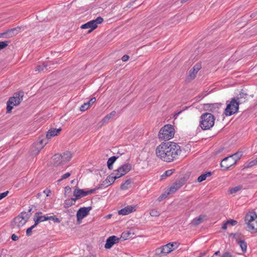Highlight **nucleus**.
<instances>
[{"label":"nucleus","instance_id":"nucleus-1","mask_svg":"<svg viewBox=\"0 0 257 257\" xmlns=\"http://www.w3.org/2000/svg\"><path fill=\"white\" fill-rule=\"evenodd\" d=\"M181 152L180 147L174 142L162 143L156 150L157 156L167 162H171L176 159Z\"/></svg>","mask_w":257,"mask_h":257},{"label":"nucleus","instance_id":"nucleus-2","mask_svg":"<svg viewBox=\"0 0 257 257\" xmlns=\"http://www.w3.org/2000/svg\"><path fill=\"white\" fill-rule=\"evenodd\" d=\"M214 116L210 113H203L200 117L199 126L203 130L210 129L214 124Z\"/></svg>","mask_w":257,"mask_h":257},{"label":"nucleus","instance_id":"nucleus-3","mask_svg":"<svg viewBox=\"0 0 257 257\" xmlns=\"http://www.w3.org/2000/svg\"><path fill=\"white\" fill-rule=\"evenodd\" d=\"M242 156V152L238 151L234 154L225 157L222 160L220 163L221 167L223 168L224 170H227L229 168L235 165Z\"/></svg>","mask_w":257,"mask_h":257},{"label":"nucleus","instance_id":"nucleus-4","mask_svg":"<svg viewBox=\"0 0 257 257\" xmlns=\"http://www.w3.org/2000/svg\"><path fill=\"white\" fill-rule=\"evenodd\" d=\"M24 92L20 91L14 93V96L11 97L7 103V113L11 112L14 106L18 105L23 100Z\"/></svg>","mask_w":257,"mask_h":257},{"label":"nucleus","instance_id":"nucleus-5","mask_svg":"<svg viewBox=\"0 0 257 257\" xmlns=\"http://www.w3.org/2000/svg\"><path fill=\"white\" fill-rule=\"evenodd\" d=\"M175 130L173 125H165L159 131L158 137L160 139L168 141L174 137Z\"/></svg>","mask_w":257,"mask_h":257},{"label":"nucleus","instance_id":"nucleus-6","mask_svg":"<svg viewBox=\"0 0 257 257\" xmlns=\"http://www.w3.org/2000/svg\"><path fill=\"white\" fill-rule=\"evenodd\" d=\"M226 104L227 106L224 110L226 116H230L238 111L240 101H237L235 97L232 98L229 102L227 101Z\"/></svg>","mask_w":257,"mask_h":257},{"label":"nucleus","instance_id":"nucleus-7","mask_svg":"<svg viewBox=\"0 0 257 257\" xmlns=\"http://www.w3.org/2000/svg\"><path fill=\"white\" fill-rule=\"evenodd\" d=\"M248 230L257 232V215L254 212H250L245 216Z\"/></svg>","mask_w":257,"mask_h":257},{"label":"nucleus","instance_id":"nucleus-8","mask_svg":"<svg viewBox=\"0 0 257 257\" xmlns=\"http://www.w3.org/2000/svg\"><path fill=\"white\" fill-rule=\"evenodd\" d=\"M103 21V19L101 17H97L95 20L90 21L83 25H82L80 27L81 29H88L87 33H90L94 29L97 27V25L102 23Z\"/></svg>","mask_w":257,"mask_h":257},{"label":"nucleus","instance_id":"nucleus-9","mask_svg":"<svg viewBox=\"0 0 257 257\" xmlns=\"http://www.w3.org/2000/svg\"><path fill=\"white\" fill-rule=\"evenodd\" d=\"M132 169V165L129 163H125L121 165L116 170H115L116 173H115L118 177H120L125 175L128 172L131 171Z\"/></svg>","mask_w":257,"mask_h":257},{"label":"nucleus","instance_id":"nucleus-10","mask_svg":"<svg viewBox=\"0 0 257 257\" xmlns=\"http://www.w3.org/2000/svg\"><path fill=\"white\" fill-rule=\"evenodd\" d=\"M92 209L91 206L87 207H81L80 208L77 212L76 217L78 221L82 220L84 217L87 216L89 212Z\"/></svg>","mask_w":257,"mask_h":257},{"label":"nucleus","instance_id":"nucleus-11","mask_svg":"<svg viewBox=\"0 0 257 257\" xmlns=\"http://www.w3.org/2000/svg\"><path fill=\"white\" fill-rule=\"evenodd\" d=\"M119 238L113 235L109 237L106 241L104 247L106 249L110 248L115 243L118 242Z\"/></svg>","mask_w":257,"mask_h":257},{"label":"nucleus","instance_id":"nucleus-12","mask_svg":"<svg viewBox=\"0 0 257 257\" xmlns=\"http://www.w3.org/2000/svg\"><path fill=\"white\" fill-rule=\"evenodd\" d=\"M184 184L185 180L183 178H181V179L176 181L174 183H173L172 186H171L170 188L169 191L171 193H174L177 190L180 189L182 186H183Z\"/></svg>","mask_w":257,"mask_h":257},{"label":"nucleus","instance_id":"nucleus-13","mask_svg":"<svg viewBox=\"0 0 257 257\" xmlns=\"http://www.w3.org/2000/svg\"><path fill=\"white\" fill-rule=\"evenodd\" d=\"M137 206L128 205L118 211V214L122 215H127L136 210Z\"/></svg>","mask_w":257,"mask_h":257},{"label":"nucleus","instance_id":"nucleus-14","mask_svg":"<svg viewBox=\"0 0 257 257\" xmlns=\"http://www.w3.org/2000/svg\"><path fill=\"white\" fill-rule=\"evenodd\" d=\"M34 220L35 224L37 225L40 222L48 220V216H43L41 212H38L35 214Z\"/></svg>","mask_w":257,"mask_h":257},{"label":"nucleus","instance_id":"nucleus-15","mask_svg":"<svg viewBox=\"0 0 257 257\" xmlns=\"http://www.w3.org/2000/svg\"><path fill=\"white\" fill-rule=\"evenodd\" d=\"M20 27H17L15 28L9 29L7 31L0 33V38L4 37L5 35H8V37H12L14 35H17L18 33V31L20 30Z\"/></svg>","mask_w":257,"mask_h":257},{"label":"nucleus","instance_id":"nucleus-16","mask_svg":"<svg viewBox=\"0 0 257 257\" xmlns=\"http://www.w3.org/2000/svg\"><path fill=\"white\" fill-rule=\"evenodd\" d=\"M221 106V104L218 103L205 104V107L212 112H218Z\"/></svg>","mask_w":257,"mask_h":257},{"label":"nucleus","instance_id":"nucleus-17","mask_svg":"<svg viewBox=\"0 0 257 257\" xmlns=\"http://www.w3.org/2000/svg\"><path fill=\"white\" fill-rule=\"evenodd\" d=\"M54 63L52 61H48L46 62H44L42 63V65H38L36 71H44L45 70H47L48 69H50L51 68V66L53 65Z\"/></svg>","mask_w":257,"mask_h":257},{"label":"nucleus","instance_id":"nucleus-18","mask_svg":"<svg viewBox=\"0 0 257 257\" xmlns=\"http://www.w3.org/2000/svg\"><path fill=\"white\" fill-rule=\"evenodd\" d=\"M73 195L77 200L82 197L87 196V193L86 192V191L76 188L73 191Z\"/></svg>","mask_w":257,"mask_h":257},{"label":"nucleus","instance_id":"nucleus-19","mask_svg":"<svg viewBox=\"0 0 257 257\" xmlns=\"http://www.w3.org/2000/svg\"><path fill=\"white\" fill-rule=\"evenodd\" d=\"M44 147L37 142L33 144L31 148L32 153L33 155H37Z\"/></svg>","mask_w":257,"mask_h":257},{"label":"nucleus","instance_id":"nucleus-20","mask_svg":"<svg viewBox=\"0 0 257 257\" xmlns=\"http://www.w3.org/2000/svg\"><path fill=\"white\" fill-rule=\"evenodd\" d=\"M61 129L58 128H51L50 129L46 134V138L48 139H51L52 137L57 136L60 133Z\"/></svg>","mask_w":257,"mask_h":257},{"label":"nucleus","instance_id":"nucleus-21","mask_svg":"<svg viewBox=\"0 0 257 257\" xmlns=\"http://www.w3.org/2000/svg\"><path fill=\"white\" fill-rule=\"evenodd\" d=\"M53 164L54 165L58 166L60 165H64L62 162L61 155L56 154L52 158Z\"/></svg>","mask_w":257,"mask_h":257},{"label":"nucleus","instance_id":"nucleus-22","mask_svg":"<svg viewBox=\"0 0 257 257\" xmlns=\"http://www.w3.org/2000/svg\"><path fill=\"white\" fill-rule=\"evenodd\" d=\"M206 215L204 214H201L198 217L195 218L192 220V223L194 225H198L202 223L204 220L206 219Z\"/></svg>","mask_w":257,"mask_h":257},{"label":"nucleus","instance_id":"nucleus-23","mask_svg":"<svg viewBox=\"0 0 257 257\" xmlns=\"http://www.w3.org/2000/svg\"><path fill=\"white\" fill-rule=\"evenodd\" d=\"M118 157V156H112L108 159L107 162V166L109 170L112 169V165Z\"/></svg>","mask_w":257,"mask_h":257},{"label":"nucleus","instance_id":"nucleus-24","mask_svg":"<svg viewBox=\"0 0 257 257\" xmlns=\"http://www.w3.org/2000/svg\"><path fill=\"white\" fill-rule=\"evenodd\" d=\"M62 162L64 164L70 161L71 158V154L69 152H66L61 155Z\"/></svg>","mask_w":257,"mask_h":257},{"label":"nucleus","instance_id":"nucleus-25","mask_svg":"<svg viewBox=\"0 0 257 257\" xmlns=\"http://www.w3.org/2000/svg\"><path fill=\"white\" fill-rule=\"evenodd\" d=\"M76 200V198L66 200L64 203V207L65 208H67L74 205Z\"/></svg>","mask_w":257,"mask_h":257},{"label":"nucleus","instance_id":"nucleus-26","mask_svg":"<svg viewBox=\"0 0 257 257\" xmlns=\"http://www.w3.org/2000/svg\"><path fill=\"white\" fill-rule=\"evenodd\" d=\"M116 114L115 111H112L110 113L106 115L102 119V122L103 124L107 123L109 120Z\"/></svg>","mask_w":257,"mask_h":257},{"label":"nucleus","instance_id":"nucleus-27","mask_svg":"<svg viewBox=\"0 0 257 257\" xmlns=\"http://www.w3.org/2000/svg\"><path fill=\"white\" fill-rule=\"evenodd\" d=\"M197 73L196 71H193V69L192 68L189 71V74L186 78V80L189 82L193 80L195 78Z\"/></svg>","mask_w":257,"mask_h":257},{"label":"nucleus","instance_id":"nucleus-28","mask_svg":"<svg viewBox=\"0 0 257 257\" xmlns=\"http://www.w3.org/2000/svg\"><path fill=\"white\" fill-rule=\"evenodd\" d=\"M212 175L211 172H207L204 174H202L200 176H199L197 179V181L198 182H201L204 181L207 177L210 176Z\"/></svg>","mask_w":257,"mask_h":257},{"label":"nucleus","instance_id":"nucleus-29","mask_svg":"<svg viewBox=\"0 0 257 257\" xmlns=\"http://www.w3.org/2000/svg\"><path fill=\"white\" fill-rule=\"evenodd\" d=\"M14 222L17 224L18 227L22 226L26 221L23 220V219L19 216L15 217L14 219Z\"/></svg>","mask_w":257,"mask_h":257},{"label":"nucleus","instance_id":"nucleus-30","mask_svg":"<svg viewBox=\"0 0 257 257\" xmlns=\"http://www.w3.org/2000/svg\"><path fill=\"white\" fill-rule=\"evenodd\" d=\"M247 94L245 93H243L241 92L239 94H238L235 98L236 99L237 101H240V104L242 103L243 102L245 101H242V99H245L247 96Z\"/></svg>","mask_w":257,"mask_h":257},{"label":"nucleus","instance_id":"nucleus-31","mask_svg":"<svg viewBox=\"0 0 257 257\" xmlns=\"http://www.w3.org/2000/svg\"><path fill=\"white\" fill-rule=\"evenodd\" d=\"M171 243H169L165 245L162 246V248L164 251V254L166 255L168 253L171 252L173 250L172 248L170 247V246H171Z\"/></svg>","mask_w":257,"mask_h":257},{"label":"nucleus","instance_id":"nucleus-32","mask_svg":"<svg viewBox=\"0 0 257 257\" xmlns=\"http://www.w3.org/2000/svg\"><path fill=\"white\" fill-rule=\"evenodd\" d=\"M118 178H119L118 177L117 175L116 174H115V175H114V173H112L110 175L108 176L106 178V179L111 185L114 182V181L116 179Z\"/></svg>","mask_w":257,"mask_h":257},{"label":"nucleus","instance_id":"nucleus-33","mask_svg":"<svg viewBox=\"0 0 257 257\" xmlns=\"http://www.w3.org/2000/svg\"><path fill=\"white\" fill-rule=\"evenodd\" d=\"M132 180L129 179L126 180L123 183H122L120 186V189L121 190H126L128 188L129 185L131 184Z\"/></svg>","mask_w":257,"mask_h":257},{"label":"nucleus","instance_id":"nucleus-34","mask_svg":"<svg viewBox=\"0 0 257 257\" xmlns=\"http://www.w3.org/2000/svg\"><path fill=\"white\" fill-rule=\"evenodd\" d=\"M175 169H170L167 170L165 173L161 176V179H163L167 177L170 176L175 172Z\"/></svg>","mask_w":257,"mask_h":257},{"label":"nucleus","instance_id":"nucleus-35","mask_svg":"<svg viewBox=\"0 0 257 257\" xmlns=\"http://www.w3.org/2000/svg\"><path fill=\"white\" fill-rule=\"evenodd\" d=\"M238 244L239 245L243 252L246 250L247 245L246 243L243 240H240L238 241Z\"/></svg>","mask_w":257,"mask_h":257},{"label":"nucleus","instance_id":"nucleus-36","mask_svg":"<svg viewBox=\"0 0 257 257\" xmlns=\"http://www.w3.org/2000/svg\"><path fill=\"white\" fill-rule=\"evenodd\" d=\"M18 216L21 217L23 220L27 221V220L29 218L30 214H28L27 212H23L21 213V215Z\"/></svg>","mask_w":257,"mask_h":257},{"label":"nucleus","instance_id":"nucleus-37","mask_svg":"<svg viewBox=\"0 0 257 257\" xmlns=\"http://www.w3.org/2000/svg\"><path fill=\"white\" fill-rule=\"evenodd\" d=\"M10 43V41H0V50L5 48Z\"/></svg>","mask_w":257,"mask_h":257},{"label":"nucleus","instance_id":"nucleus-38","mask_svg":"<svg viewBox=\"0 0 257 257\" xmlns=\"http://www.w3.org/2000/svg\"><path fill=\"white\" fill-rule=\"evenodd\" d=\"M37 225L35 223L34 225L31 226L30 227L28 228L26 230V234L27 236H31L32 235V229L34 228Z\"/></svg>","mask_w":257,"mask_h":257},{"label":"nucleus","instance_id":"nucleus-39","mask_svg":"<svg viewBox=\"0 0 257 257\" xmlns=\"http://www.w3.org/2000/svg\"><path fill=\"white\" fill-rule=\"evenodd\" d=\"M257 165V158L251 161L250 162H248L247 165V168H250L254 166V165Z\"/></svg>","mask_w":257,"mask_h":257},{"label":"nucleus","instance_id":"nucleus-40","mask_svg":"<svg viewBox=\"0 0 257 257\" xmlns=\"http://www.w3.org/2000/svg\"><path fill=\"white\" fill-rule=\"evenodd\" d=\"M242 187L241 186H238L236 187H235L234 188H231L230 189L229 192L230 194L234 193L240 190L241 189Z\"/></svg>","mask_w":257,"mask_h":257},{"label":"nucleus","instance_id":"nucleus-41","mask_svg":"<svg viewBox=\"0 0 257 257\" xmlns=\"http://www.w3.org/2000/svg\"><path fill=\"white\" fill-rule=\"evenodd\" d=\"M48 139H39V141L37 142L39 144H41L43 147L48 143Z\"/></svg>","mask_w":257,"mask_h":257},{"label":"nucleus","instance_id":"nucleus-42","mask_svg":"<svg viewBox=\"0 0 257 257\" xmlns=\"http://www.w3.org/2000/svg\"><path fill=\"white\" fill-rule=\"evenodd\" d=\"M109 185H110V183L106 179L101 184H99L98 187H101V188H102L103 187H106Z\"/></svg>","mask_w":257,"mask_h":257},{"label":"nucleus","instance_id":"nucleus-43","mask_svg":"<svg viewBox=\"0 0 257 257\" xmlns=\"http://www.w3.org/2000/svg\"><path fill=\"white\" fill-rule=\"evenodd\" d=\"M48 220H51L53 221L54 222H57V223L60 222V219L58 218H57L55 215L48 216Z\"/></svg>","mask_w":257,"mask_h":257},{"label":"nucleus","instance_id":"nucleus-44","mask_svg":"<svg viewBox=\"0 0 257 257\" xmlns=\"http://www.w3.org/2000/svg\"><path fill=\"white\" fill-rule=\"evenodd\" d=\"M71 175V173H70V172H67L64 174H63L62 177H61V178L59 180H58L57 181L58 182H61L62 180H64V179H65L67 178H68L69 177H70Z\"/></svg>","mask_w":257,"mask_h":257},{"label":"nucleus","instance_id":"nucleus-45","mask_svg":"<svg viewBox=\"0 0 257 257\" xmlns=\"http://www.w3.org/2000/svg\"><path fill=\"white\" fill-rule=\"evenodd\" d=\"M155 253L157 255H161L164 254V251L162 247L157 248L155 250Z\"/></svg>","mask_w":257,"mask_h":257},{"label":"nucleus","instance_id":"nucleus-46","mask_svg":"<svg viewBox=\"0 0 257 257\" xmlns=\"http://www.w3.org/2000/svg\"><path fill=\"white\" fill-rule=\"evenodd\" d=\"M89 107L90 106H89V104H88L87 102L86 103H84L80 107V110L81 111H84L86 110H87Z\"/></svg>","mask_w":257,"mask_h":257},{"label":"nucleus","instance_id":"nucleus-47","mask_svg":"<svg viewBox=\"0 0 257 257\" xmlns=\"http://www.w3.org/2000/svg\"><path fill=\"white\" fill-rule=\"evenodd\" d=\"M201 68V65L200 63L196 64L194 67L192 68L193 71H196L197 73L198 71Z\"/></svg>","mask_w":257,"mask_h":257},{"label":"nucleus","instance_id":"nucleus-48","mask_svg":"<svg viewBox=\"0 0 257 257\" xmlns=\"http://www.w3.org/2000/svg\"><path fill=\"white\" fill-rule=\"evenodd\" d=\"M150 214L152 216H158L160 215V213L156 209L151 210Z\"/></svg>","mask_w":257,"mask_h":257},{"label":"nucleus","instance_id":"nucleus-49","mask_svg":"<svg viewBox=\"0 0 257 257\" xmlns=\"http://www.w3.org/2000/svg\"><path fill=\"white\" fill-rule=\"evenodd\" d=\"M99 189H101V187H98V186H97L94 189H90L88 191H86V192L87 193V195H88V194H90L94 193V192L96 190H98Z\"/></svg>","mask_w":257,"mask_h":257},{"label":"nucleus","instance_id":"nucleus-50","mask_svg":"<svg viewBox=\"0 0 257 257\" xmlns=\"http://www.w3.org/2000/svg\"><path fill=\"white\" fill-rule=\"evenodd\" d=\"M170 193V192H168L167 194H165V193H164V194H162L161 195H160L158 198V200L159 201H161L163 199L167 197V195Z\"/></svg>","mask_w":257,"mask_h":257},{"label":"nucleus","instance_id":"nucleus-51","mask_svg":"<svg viewBox=\"0 0 257 257\" xmlns=\"http://www.w3.org/2000/svg\"><path fill=\"white\" fill-rule=\"evenodd\" d=\"M237 223V221L235 220L230 219L227 221V223L231 225L232 226H234Z\"/></svg>","mask_w":257,"mask_h":257},{"label":"nucleus","instance_id":"nucleus-52","mask_svg":"<svg viewBox=\"0 0 257 257\" xmlns=\"http://www.w3.org/2000/svg\"><path fill=\"white\" fill-rule=\"evenodd\" d=\"M171 246H170L171 248H172V249L173 250L174 249L177 248V247L179 245V243L177 242H174L171 243Z\"/></svg>","mask_w":257,"mask_h":257},{"label":"nucleus","instance_id":"nucleus-53","mask_svg":"<svg viewBox=\"0 0 257 257\" xmlns=\"http://www.w3.org/2000/svg\"><path fill=\"white\" fill-rule=\"evenodd\" d=\"M96 101L95 97L91 98L87 103L89 104V106H90Z\"/></svg>","mask_w":257,"mask_h":257},{"label":"nucleus","instance_id":"nucleus-54","mask_svg":"<svg viewBox=\"0 0 257 257\" xmlns=\"http://www.w3.org/2000/svg\"><path fill=\"white\" fill-rule=\"evenodd\" d=\"M9 193V191H7L5 192L0 194V200L6 197Z\"/></svg>","mask_w":257,"mask_h":257},{"label":"nucleus","instance_id":"nucleus-55","mask_svg":"<svg viewBox=\"0 0 257 257\" xmlns=\"http://www.w3.org/2000/svg\"><path fill=\"white\" fill-rule=\"evenodd\" d=\"M221 257H232V255L230 253L228 252H225L221 255Z\"/></svg>","mask_w":257,"mask_h":257},{"label":"nucleus","instance_id":"nucleus-56","mask_svg":"<svg viewBox=\"0 0 257 257\" xmlns=\"http://www.w3.org/2000/svg\"><path fill=\"white\" fill-rule=\"evenodd\" d=\"M129 59V56L127 55H124L122 56L121 60L123 62H126Z\"/></svg>","mask_w":257,"mask_h":257},{"label":"nucleus","instance_id":"nucleus-57","mask_svg":"<svg viewBox=\"0 0 257 257\" xmlns=\"http://www.w3.org/2000/svg\"><path fill=\"white\" fill-rule=\"evenodd\" d=\"M11 238L14 241H16L17 240H18L19 239V237L17 235H16L15 234H13L12 236H11Z\"/></svg>","mask_w":257,"mask_h":257},{"label":"nucleus","instance_id":"nucleus-58","mask_svg":"<svg viewBox=\"0 0 257 257\" xmlns=\"http://www.w3.org/2000/svg\"><path fill=\"white\" fill-rule=\"evenodd\" d=\"M71 189L69 186L65 187V193H69L71 192Z\"/></svg>","mask_w":257,"mask_h":257},{"label":"nucleus","instance_id":"nucleus-59","mask_svg":"<svg viewBox=\"0 0 257 257\" xmlns=\"http://www.w3.org/2000/svg\"><path fill=\"white\" fill-rule=\"evenodd\" d=\"M182 110L181 111H179L176 113H175L174 114V116L173 117H174L175 119H176L177 118V117L178 116V115L182 112Z\"/></svg>","mask_w":257,"mask_h":257},{"label":"nucleus","instance_id":"nucleus-60","mask_svg":"<svg viewBox=\"0 0 257 257\" xmlns=\"http://www.w3.org/2000/svg\"><path fill=\"white\" fill-rule=\"evenodd\" d=\"M43 192L46 194L47 196H49L51 193V191L50 190H45Z\"/></svg>","mask_w":257,"mask_h":257},{"label":"nucleus","instance_id":"nucleus-61","mask_svg":"<svg viewBox=\"0 0 257 257\" xmlns=\"http://www.w3.org/2000/svg\"><path fill=\"white\" fill-rule=\"evenodd\" d=\"M228 224V223H227V221L225 223H223L222 226V228L223 229H226L227 228V225Z\"/></svg>","mask_w":257,"mask_h":257},{"label":"nucleus","instance_id":"nucleus-62","mask_svg":"<svg viewBox=\"0 0 257 257\" xmlns=\"http://www.w3.org/2000/svg\"><path fill=\"white\" fill-rule=\"evenodd\" d=\"M126 234H127L128 235L130 234V233H128H128H124V232L122 233L121 237H123V240L126 239V238H125L124 237H123V235L124 236V235H126Z\"/></svg>","mask_w":257,"mask_h":257},{"label":"nucleus","instance_id":"nucleus-63","mask_svg":"<svg viewBox=\"0 0 257 257\" xmlns=\"http://www.w3.org/2000/svg\"><path fill=\"white\" fill-rule=\"evenodd\" d=\"M220 251H216V252L214 253V255H220Z\"/></svg>","mask_w":257,"mask_h":257},{"label":"nucleus","instance_id":"nucleus-64","mask_svg":"<svg viewBox=\"0 0 257 257\" xmlns=\"http://www.w3.org/2000/svg\"><path fill=\"white\" fill-rule=\"evenodd\" d=\"M204 254H205V253H204H204H201L200 254V256H199V257H201L202 256L204 255Z\"/></svg>","mask_w":257,"mask_h":257}]
</instances>
